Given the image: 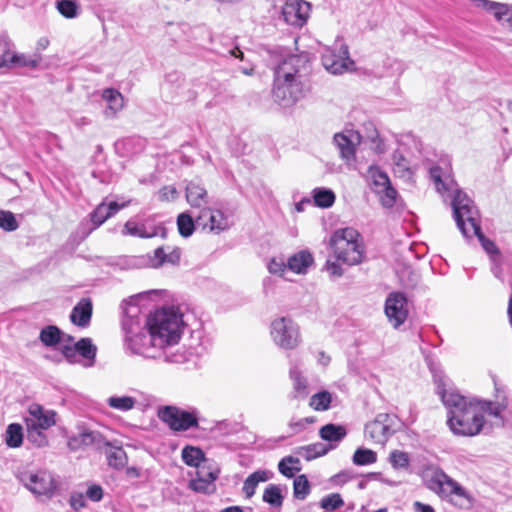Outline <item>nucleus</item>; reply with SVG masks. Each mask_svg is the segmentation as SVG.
<instances>
[{
	"instance_id": "f257e3e1",
	"label": "nucleus",
	"mask_w": 512,
	"mask_h": 512,
	"mask_svg": "<svg viewBox=\"0 0 512 512\" xmlns=\"http://www.w3.org/2000/svg\"><path fill=\"white\" fill-rule=\"evenodd\" d=\"M429 173L439 192L443 190L452 194L453 218L463 236L466 238L472 237L465 226L467 221L473 229V235L478 238L482 248L489 255L490 260L501 258V252L495 242L488 239L481 230L479 211L473 201L458 187V184L450 175H443L441 167L433 166L430 168Z\"/></svg>"
},
{
	"instance_id": "f03ea898",
	"label": "nucleus",
	"mask_w": 512,
	"mask_h": 512,
	"mask_svg": "<svg viewBox=\"0 0 512 512\" xmlns=\"http://www.w3.org/2000/svg\"><path fill=\"white\" fill-rule=\"evenodd\" d=\"M276 62L273 97L282 107H289L304 95L301 78L310 70L309 58L307 54L289 55L285 58L276 54Z\"/></svg>"
},
{
	"instance_id": "7ed1b4c3",
	"label": "nucleus",
	"mask_w": 512,
	"mask_h": 512,
	"mask_svg": "<svg viewBox=\"0 0 512 512\" xmlns=\"http://www.w3.org/2000/svg\"><path fill=\"white\" fill-rule=\"evenodd\" d=\"M155 293V290L145 291L123 302L122 329L125 334V346L133 354L145 358H157L165 349L152 346L151 331H147L143 323L144 318L141 317L140 302Z\"/></svg>"
},
{
	"instance_id": "20e7f679",
	"label": "nucleus",
	"mask_w": 512,
	"mask_h": 512,
	"mask_svg": "<svg viewBox=\"0 0 512 512\" xmlns=\"http://www.w3.org/2000/svg\"><path fill=\"white\" fill-rule=\"evenodd\" d=\"M441 399L448 410L447 424L454 434L475 436L481 432L485 420L477 399L447 390L441 393Z\"/></svg>"
},
{
	"instance_id": "39448f33",
	"label": "nucleus",
	"mask_w": 512,
	"mask_h": 512,
	"mask_svg": "<svg viewBox=\"0 0 512 512\" xmlns=\"http://www.w3.org/2000/svg\"><path fill=\"white\" fill-rule=\"evenodd\" d=\"M155 291V294H151L140 302L141 317L144 318L143 323L147 331H151L152 346L166 348L176 344L180 339L183 323L182 314L173 306L156 310L153 314L149 315L146 311H143L145 302L158 294V291Z\"/></svg>"
},
{
	"instance_id": "423d86ee",
	"label": "nucleus",
	"mask_w": 512,
	"mask_h": 512,
	"mask_svg": "<svg viewBox=\"0 0 512 512\" xmlns=\"http://www.w3.org/2000/svg\"><path fill=\"white\" fill-rule=\"evenodd\" d=\"M358 232L353 228L337 230L330 239L337 260L348 265H356L362 261L363 251L357 241Z\"/></svg>"
},
{
	"instance_id": "0eeeda50",
	"label": "nucleus",
	"mask_w": 512,
	"mask_h": 512,
	"mask_svg": "<svg viewBox=\"0 0 512 512\" xmlns=\"http://www.w3.org/2000/svg\"><path fill=\"white\" fill-rule=\"evenodd\" d=\"M19 482L32 494L52 498L58 483L54 474L48 470H19L16 474Z\"/></svg>"
},
{
	"instance_id": "6e6552de",
	"label": "nucleus",
	"mask_w": 512,
	"mask_h": 512,
	"mask_svg": "<svg viewBox=\"0 0 512 512\" xmlns=\"http://www.w3.org/2000/svg\"><path fill=\"white\" fill-rule=\"evenodd\" d=\"M157 416L174 432L199 428V411L193 407L186 410L174 405H166L158 409Z\"/></svg>"
},
{
	"instance_id": "1a4fd4ad",
	"label": "nucleus",
	"mask_w": 512,
	"mask_h": 512,
	"mask_svg": "<svg viewBox=\"0 0 512 512\" xmlns=\"http://www.w3.org/2000/svg\"><path fill=\"white\" fill-rule=\"evenodd\" d=\"M403 428L404 423L396 414L380 413L365 425V434L374 442L384 444Z\"/></svg>"
},
{
	"instance_id": "9d476101",
	"label": "nucleus",
	"mask_w": 512,
	"mask_h": 512,
	"mask_svg": "<svg viewBox=\"0 0 512 512\" xmlns=\"http://www.w3.org/2000/svg\"><path fill=\"white\" fill-rule=\"evenodd\" d=\"M430 482V488L438 494L442 496H454L456 498H461V501H453V498H451L450 501L455 506L459 508H470L473 505V498L465 488L444 472L440 471L435 473Z\"/></svg>"
},
{
	"instance_id": "9b49d317",
	"label": "nucleus",
	"mask_w": 512,
	"mask_h": 512,
	"mask_svg": "<svg viewBox=\"0 0 512 512\" xmlns=\"http://www.w3.org/2000/svg\"><path fill=\"white\" fill-rule=\"evenodd\" d=\"M271 336L282 349H295L301 342L298 325L289 317H280L271 323Z\"/></svg>"
},
{
	"instance_id": "f8f14e48",
	"label": "nucleus",
	"mask_w": 512,
	"mask_h": 512,
	"mask_svg": "<svg viewBox=\"0 0 512 512\" xmlns=\"http://www.w3.org/2000/svg\"><path fill=\"white\" fill-rule=\"evenodd\" d=\"M130 200L118 203L111 201L100 203L90 214L89 220L82 221L79 225V232L83 237H87L92 231L101 226L107 219L114 216L118 211L127 207Z\"/></svg>"
},
{
	"instance_id": "ddd939ff",
	"label": "nucleus",
	"mask_w": 512,
	"mask_h": 512,
	"mask_svg": "<svg viewBox=\"0 0 512 512\" xmlns=\"http://www.w3.org/2000/svg\"><path fill=\"white\" fill-rule=\"evenodd\" d=\"M196 224L210 233L220 234L228 230L234 221L232 215L220 209L203 207L196 217Z\"/></svg>"
},
{
	"instance_id": "4468645a",
	"label": "nucleus",
	"mask_w": 512,
	"mask_h": 512,
	"mask_svg": "<svg viewBox=\"0 0 512 512\" xmlns=\"http://www.w3.org/2000/svg\"><path fill=\"white\" fill-rule=\"evenodd\" d=\"M322 64L332 74H341L353 61L349 57L348 46L343 41H335L333 47H327L322 53Z\"/></svg>"
},
{
	"instance_id": "2eb2a0df",
	"label": "nucleus",
	"mask_w": 512,
	"mask_h": 512,
	"mask_svg": "<svg viewBox=\"0 0 512 512\" xmlns=\"http://www.w3.org/2000/svg\"><path fill=\"white\" fill-rule=\"evenodd\" d=\"M73 338L67 336V343L62 344L61 352L64 357L70 362H76V356L79 354L85 362V367H92L95 363L97 347L93 344L90 338H81L78 342L72 344Z\"/></svg>"
},
{
	"instance_id": "dca6fc26",
	"label": "nucleus",
	"mask_w": 512,
	"mask_h": 512,
	"mask_svg": "<svg viewBox=\"0 0 512 512\" xmlns=\"http://www.w3.org/2000/svg\"><path fill=\"white\" fill-rule=\"evenodd\" d=\"M283 20L292 26L302 27L309 15L310 3L303 0H278Z\"/></svg>"
},
{
	"instance_id": "f3484780",
	"label": "nucleus",
	"mask_w": 512,
	"mask_h": 512,
	"mask_svg": "<svg viewBox=\"0 0 512 512\" xmlns=\"http://www.w3.org/2000/svg\"><path fill=\"white\" fill-rule=\"evenodd\" d=\"M385 314L393 327L398 328L408 316V302L402 292H392L385 301Z\"/></svg>"
},
{
	"instance_id": "a211bd4d",
	"label": "nucleus",
	"mask_w": 512,
	"mask_h": 512,
	"mask_svg": "<svg viewBox=\"0 0 512 512\" xmlns=\"http://www.w3.org/2000/svg\"><path fill=\"white\" fill-rule=\"evenodd\" d=\"M196 469V477L191 480L190 487L196 492L212 493L215 490L214 482L218 478L219 469L208 460Z\"/></svg>"
},
{
	"instance_id": "6ab92c4d",
	"label": "nucleus",
	"mask_w": 512,
	"mask_h": 512,
	"mask_svg": "<svg viewBox=\"0 0 512 512\" xmlns=\"http://www.w3.org/2000/svg\"><path fill=\"white\" fill-rule=\"evenodd\" d=\"M26 428L47 430L56 424V413L53 410L45 409L37 403H32L24 417Z\"/></svg>"
},
{
	"instance_id": "aec40b11",
	"label": "nucleus",
	"mask_w": 512,
	"mask_h": 512,
	"mask_svg": "<svg viewBox=\"0 0 512 512\" xmlns=\"http://www.w3.org/2000/svg\"><path fill=\"white\" fill-rule=\"evenodd\" d=\"M474 7L493 14L495 20L512 32V4L491 0H469Z\"/></svg>"
},
{
	"instance_id": "412c9836",
	"label": "nucleus",
	"mask_w": 512,
	"mask_h": 512,
	"mask_svg": "<svg viewBox=\"0 0 512 512\" xmlns=\"http://www.w3.org/2000/svg\"><path fill=\"white\" fill-rule=\"evenodd\" d=\"M302 363L295 359L290 362L289 378L292 381L293 391L291 397L293 399H305L309 395L308 380L301 370Z\"/></svg>"
},
{
	"instance_id": "4be33fe9",
	"label": "nucleus",
	"mask_w": 512,
	"mask_h": 512,
	"mask_svg": "<svg viewBox=\"0 0 512 512\" xmlns=\"http://www.w3.org/2000/svg\"><path fill=\"white\" fill-rule=\"evenodd\" d=\"M102 99L106 102V108L104 110L106 118H114L124 107V98L116 89H104Z\"/></svg>"
},
{
	"instance_id": "5701e85b",
	"label": "nucleus",
	"mask_w": 512,
	"mask_h": 512,
	"mask_svg": "<svg viewBox=\"0 0 512 512\" xmlns=\"http://www.w3.org/2000/svg\"><path fill=\"white\" fill-rule=\"evenodd\" d=\"M92 301L89 298H82L72 309L70 320L79 327H86L92 316Z\"/></svg>"
},
{
	"instance_id": "b1692460",
	"label": "nucleus",
	"mask_w": 512,
	"mask_h": 512,
	"mask_svg": "<svg viewBox=\"0 0 512 512\" xmlns=\"http://www.w3.org/2000/svg\"><path fill=\"white\" fill-rule=\"evenodd\" d=\"M313 262L312 254L307 250H301L287 259V266L294 273L305 274Z\"/></svg>"
},
{
	"instance_id": "393cba45",
	"label": "nucleus",
	"mask_w": 512,
	"mask_h": 512,
	"mask_svg": "<svg viewBox=\"0 0 512 512\" xmlns=\"http://www.w3.org/2000/svg\"><path fill=\"white\" fill-rule=\"evenodd\" d=\"M353 137L359 141L360 134L355 133L351 134V137H348L345 134L338 133L334 136V143L339 149L341 157L347 161L354 160L355 158L356 149Z\"/></svg>"
},
{
	"instance_id": "a878e982",
	"label": "nucleus",
	"mask_w": 512,
	"mask_h": 512,
	"mask_svg": "<svg viewBox=\"0 0 512 512\" xmlns=\"http://www.w3.org/2000/svg\"><path fill=\"white\" fill-rule=\"evenodd\" d=\"M186 200L192 207L202 208L208 203V193L200 184L189 182L186 186Z\"/></svg>"
},
{
	"instance_id": "bb28decb",
	"label": "nucleus",
	"mask_w": 512,
	"mask_h": 512,
	"mask_svg": "<svg viewBox=\"0 0 512 512\" xmlns=\"http://www.w3.org/2000/svg\"><path fill=\"white\" fill-rule=\"evenodd\" d=\"M11 49V53L8 56L9 69L14 67H28L31 69H36L41 60L42 56L40 54L26 55L24 53H17Z\"/></svg>"
},
{
	"instance_id": "cd10ccee",
	"label": "nucleus",
	"mask_w": 512,
	"mask_h": 512,
	"mask_svg": "<svg viewBox=\"0 0 512 512\" xmlns=\"http://www.w3.org/2000/svg\"><path fill=\"white\" fill-rule=\"evenodd\" d=\"M181 251L176 247H158L154 250L152 266H160L164 263L176 264L180 261Z\"/></svg>"
},
{
	"instance_id": "c85d7f7f",
	"label": "nucleus",
	"mask_w": 512,
	"mask_h": 512,
	"mask_svg": "<svg viewBox=\"0 0 512 512\" xmlns=\"http://www.w3.org/2000/svg\"><path fill=\"white\" fill-rule=\"evenodd\" d=\"M336 448L334 444H323L321 442L298 447L296 453L303 456L307 461L326 455L331 449Z\"/></svg>"
},
{
	"instance_id": "c756f323",
	"label": "nucleus",
	"mask_w": 512,
	"mask_h": 512,
	"mask_svg": "<svg viewBox=\"0 0 512 512\" xmlns=\"http://www.w3.org/2000/svg\"><path fill=\"white\" fill-rule=\"evenodd\" d=\"M319 435L324 441L337 444L346 437L347 430L342 425L328 423L320 428Z\"/></svg>"
},
{
	"instance_id": "7c9ffc66",
	"label": "nucleus",
	"mask_w": 512,
	"mask_h": 512,
	"mask_svg": "<svg viewBox=\"0 0 512 512\" xmlns=\"http://www.w3.org/2000/svg\"><path fill=\"white\" fill-rule=\"evenodd\" d=\"M123 234L140 238H152L157 235V230L155 227H148L145 223L129 220L124 225Z\"/></svg>"
},
{
	"instance_id": "2f4dec72",
	"label": "nucleus",
	"mask_w": 512,
	"mask_h": 512,
	"mask_svg": "<svg viewBox=\"0 0 512 512\" xmlns=\"http://www.w3.org/2000/svg\"><path fill=\"white\" fill-rule=\"evenodd\" d=\"M183 462L191 467H198L207 461L201 448L192 445H186L181 452Z\"/></svg>"
},
{
	"instance_id": "473e14b6",
	"label": "nucleus",
	"mask_w": 512,
	"mask_h": 512,
	"mask_svg": "<svg viewBox=\"0 0 512 512\" xmlns=\"http://www.w3.org/2000/svg\"><path fill=\"white\" fill-rule=\"evenodd\" d=\"M262 499L271 507L279 510L284 500L281 487L275 484H269L263 491Z\"/></svg>"
},
{
	"instance_id": "72a5a7b5",
	"label": "nucleus",
	"mask_w": 512,
	"mask_h": 512,
	"mask_svg": "<svg viewBox=\"0 0 512 512\" xmlns=\"http://www.w3.org/2000/svg\"><path fill=\"white\" fill-rule=\"evenodd\" d=\"M23 428L18 423H11L7 426L4 436L6 445L10 448H18L23 443Z\"/></svg>"
},
{
	"instance_id": "f704fd0d",
	"label": "nucleus",
	"mask_w": 512,
	"mask_h": 512,
	"mask_svg": "<svg viewBox=\"0 0 512 512\" xmlns=\"http://www.w3.org/2000/svg\"><path fill=\"white\" fill-rule=\"evenodd\" d=\"M107 405L115 410L127 412L134 409L137 400L131 396H111L106 400Z\"/></svg>"
},
{
	"instance_id": "c9c22d12",
	"label": "nucleus",
	"mask_w": 512,
	"mask_h": 512,
	"mask_svg": "<svg viewBox=\"0 0 512 512\" xmlns=\"http://www.w3.org/2000/svg\"><path fill=\"white\" fill-rule=\"evenodd\" d=\"M62 333L56 326H47L40 332V340L45 346H54L56 344L66 343L62 339Z\"/></svg>"
},
{
	"instance_id": "e433bc0d",
	"label": "nucleus",
	"mask_w": 512,
	"mask_h": 512,
	"mask_svg": "<svg viewBox=\"0 0 512 512\" xmlns=\"http://www.w3.org/2000/svg\"><path fill=\"white\" fill-rule=\"evenodd\" d=\"M313 200L317 207L329 208L335 202V194L331 189L315 188L313 190Z\"/></svg>"
},
{
	"instance_id": "4c0bfd02",
	"label": "nucleus",
	"mask_w": 512,
	"mask_h": 512,
	"mask_svg": "<svg viewBox=\"0 0 512 512\" xmlns=\"http://www.w3.org/2000/svg\"><path fill=\"white\" fill-rule=\"evenodd\" d=\"M178 231L181 236L189 237L193 234L195 227H197L196 219L186 212L181 213L177 217Z\"/></svg>"
},
{
	"instance_id": "58836bf2",
	"label": "nucleus",
	"mask_w": 512,
	"mask_h": 512,
	"mask_svg": "<svg viewBox=\"0 0 512 512\" xmlns=\"http://www.w3.org/2000/svg\"><path fill=\"white\" fill-rule=\"evenodd\" d=\"M95 441V435L91 431H83L78 435L71 436L68 439V447L75 451L80 449L83 446H88L93 444Z\"/></svg>"
},
{
	"instance_id": "ea45409f",
	"label": "nucleus",
	"mask_w": 512,
	"mask_h": 512,
	"mask_svg": "<svg viewBox=\"0 0 512 512\" xmlns=\"http://www.w3.org/2000/svg\"><path fill=\"white\" fill-rule=\"evenodd\" d=\"M352 461L357 466L370 465L377 461V454L371 449L358 448L353 454Z\"/></svg>"
},
{
	"instance_id": "a19ab883",
	"label": "nucleus",
	"mask_w": 512,
	"mask_h": 512,
	"mask_svg": "<svg viewBox=\"0 0 512 512\" xmlns=\"http://www.w3.org/2000/svg\"><path fill=\"white\" fill-rule=\"evenodd\" d=\"M311 486L306 475L295 477L293 482V495L296 499L304 500L310 493Z\"/></svg>"
},
{
	"instance_id": "79ce46f5",
	"label": "nucleus",
	"mask_w": 512,
	"mask_h": 512,
	"mask_svg": "<svg viewBox=\"0 0 512 512\" xmlns=\"http://www.w3.org/2000/svg\"><path fill=\"white\" fill-rule=\"evenodd\" d=\"M331 401V394L328 391H321L310 398L309 405L316 411H325L330 408Z\"/></svg>"
},
{
	"instance_id": "37998d69",
	"label": "nucleus",
	"mask_w": 512,
	"mask_h": 512,
	"mask_svg": "<svg viewBox=\"0 0 512 512\" xmlns=\"http://www.w3.org/2000/svg\"><path fill=\"white\" fill-rule=\"evenodd\" d=\"M107 460L110 467L121 469L127 463V455L123 448L114 447L108 452Z\"/></svg>"
},
{
	"instance_id": "c03bdc74",
	"label": "nucleus",
	"mask_w": 512,
	"mask_h": 512,
	"mask_svg": "<svg viewBox=\"0 0 512 512\" xmlns=\"http://www.w3.org/2000/svg\"><path fill=\"white\" fill-rule=\"evenodd\" d=\"M56 8L62 16L68 19H73L78 15L79 6L76 0H58Z\"/></svg>"
},
{
	"instance_id": "a18cd8bd",
	"label": "nucleus",
	"mask_w": 512,
	"mask_h": 512,
	"mask_svg": "<svg viewBox=\"0 0 512 512\" xmlns=\"http://www.w3.org/2000/svg\"><path fill=\"white\" fill-rule=\"evenodd\" d=\"M288 463H299V458L294 456H286L278 463L279 472L287 478L294 477L296 472L301 471V466L290 467Z\"/></svg>"
},
{
	"instance_id": "49530a36",
	"label": "nucleus",
	"mask_w": 512,
	"mask_h": 512,
	"mask_svg": "<svg viewBox=\"0 0 512 512\" xmlns=\"http://www.w3.org/2000/svg\"><path fill=\"white\" fill-rule=\"evenodd\" d=\"M389 461L395 469H408L410 465L409 454L400 450H393L389 455Z\"/></svg>"
},
{
	"instance_id": "de8ad7c7",
	"label": "nucleus",
	"mask_w": 512,
	"mask_h": 512,
	"mask_svg": "<svg viewBox=\"0 0 512 512\" xmlns=\"http://www.w3.org/2000/svg\"><path fill=\"white\" fill-rule=\"evenodd\" d=\"M27 440L38 448H42L48 445V438L43 432L44 430L36 428H26Z\"/></svg>"
},
{
	"instance_id": "09e8293b",
	"label": "nucleus",
	"mask_w": 512,
	"mask_h": 512,
	"mask_svg": "<svg viewBox=\"0 0 512 512\" xmlns=\"http://www.w3.org/2000/svg\"><path fill=\"white\" fill-rule=\"evenodd\" d=\"M479 408L481 409V414L487 413L488 415L499 418L503 421L501 413L504 410V406L497 402L492 401H481L478 400Z\"/></svg>"
},
{
	"instance_id": "8fccbe9b",
	"label": "nucleus",
	"mask_w": 512,
	"mask_h": 512,
	"mask_svg": "<svg viewBox=\"0 0 512 512\" xmlns=\"http://www.w3.org/2000/svg\"><path fill=\"white\" fill-rule=\"evenodd\" d=\"M19 224L10 211L0 210V228L7 232H13L17 230Z\"/></svg>"
},
{
	"instance_id": "3c124183",
	"label": "nucleus",
	"mask_w": 512,
	"mask_h": 512,
	"mask_svg": "<svg viewBox=\"0 0 512 512\" xmlns=\"http://www.w3.org/2000/svg\"><path fill=\"white\" fill-rule=\"evenodd\" d=\"M343 504V499L338 493L330 494L322 498L320 501L321 508L328 511H334L343 506Z\"/></svg>"
},
{
	"instance_id": "603ef678",
	"label": "nucleus",
	"mask_w": 512,
	"mask_h": 512,
	"mask_svg": "<svg viewBox=\"0 0 512 512\" xmlns=\"http://www.w3.org/2000/svg\"><path fill=\"white\" fill-rule=\"evenodd\" d=\"M376 193H384L381 198L383 206L392 207L395 204L397 191L391 186V183L383 189H377Z\"/></svg>"
},
{
	"instance_id": "864d4df0",
	"label": "nucleus",
	"mask_w": 512,
	"mask_h": 512,
	"mask_svg": "<svg viewBox=\"0 0 512 512\" xmlns=\"http://www.w3.org/2000/svg\"><path fill=\"white\" fill-rule=\"evenodd\" d=\"M371 177L373 179L374 190L383 189L385 186L390 184L388 175L378 169L371 171Z\"/></svg>"
},
{
	"instance_id": "5fc2aeb1",
	"label": "nucleus",
	"mask_w": 512,
	"mask_h": 512,
	"mask_svg": "<svg viewBox=\"0 0 512 512\" xmlns=\"http://www.w3.org/2000/svg\"><path fill=\"white\" fill-rule=\"evenodd\" d=\"M3 46H4V51L0 55V69L1 68L9 69L8 56L11 53V49L14 48L15 45L9 37H4L3 38Z\"/></svg>"
},
{
	"instance_id": "6e6d98bb",
	"label": "nucleus",
	"mask_w": 512,
	"mask_h": 512,
	"mask_svg": "<svg viewBox=\"0 0 512 512\" xmlns=\"http://www.w3.org/2000/svg\"><path fill=\"white\" fill-rule=\"evenodd\" d=\"M268 270L271 274L282 276L288 269L287 263L283 259L272 258L268 263Z\"/></svg>"
},
{
	"instance_id": "4d7b16f0",
	"label": "nucleus",
	"mask_w": 512,
	"mask_h": 512,
	"mask_svg": "<svg viewBox=\"0 0 512 512\" xmlns=\"http://www.w3.org/2000/svg\"><path fill=\"white\" fill-rule=\"evenodd\" d=\"M178 191L174 186H164L158 192L161 201H172L176 199Z\"/></svg>"
},
{
	"instance_id": "13d9d810",
	"label": "nucleus",
	"mask_w": 512,
	"mask_h": 512,
	"mask_svg": "<svg viewBox=\"0 0 512 512\" xmlns=\"http://www.w3.org/2000/svg\"><path fill=\"white\" fill-rule=\"evenodd\" d=\"M165 360L167 362L182 364L188 361V357L185 351H181V349H177L176 352L167 354L165 353Z\"/></svg>"
},
{
	"instance_id": "bf43d9fd",
	"label": "nucleus",
	"mask_w": 512,
	"mask_h": 512,
	"mask_svg": "<svg viewBox=\"0 0 512 512\" xmlns=\"http://www.w3.org/2000/svg\"><path fill=\"white\" fill-rule=\"evenodd\" d=\"M243 491L247 497L254 495L256 491V472L251 473L244 482Z\"/></svg>"
},
{
	"instance_id": "052dcab7",
	"label": "nucleus",
	"mask_w": 512,
	"mask_h": 512,
	"mask_svg": "<svg viewBox=\"0 0 512 512\" xmlns=\"http://www.w3.org/2000/svg\"><path fill=\"white\" fill-rule=\"evenodd\" d=\"M352 478H353L352 471L344 470V471H341L340 473L334 475L331 478V480L336 485H343L346 482H348L349 480H351Z\"/></svg>"
},
{
	"instance_id": "680f3d73",
	"label": "nucleus",
	"mask_w": 512,
	"mask_h": 512,
	"mask_svg": "<svg viewBox=\"0 0 512 512\" xmlns=\"http://www.w3.org/2000/svg\"><path fill=\"white\" fill-rule=\"evenodd\" d=\"M70 505L74 510H80L85 507V497L82 493H73L70 497Z\"/></svg>"
},
{
	"instance_id": "e2e57ef3",
	"label": "nucleus",
	"mask_w": 512,
	"mask_h": 512,
	"mask_svg": "<svg viewBox=\"0 0 512 512\" xmlns=\"http://www.w3.org/2000/svg\"><path fill=\"white\" fill-rule=\"evenodd\" d=\"M86 495L90 500L98 502L103 497V490L99 485H92L87 489Z\"/></svg>"
},
{
	"instance_id": "0e129e2a",
	"label": "nucleus",
	"mask_w": 512,
	"mask_h": 512,
	"mask_svg": "<svg viewBox=\"0 0 512 512\" xmlns=\"http://www.w3.org/2000/svg\"><path fill=\"white\" fill-rule=\"evenodd\" d=\"M491 262H492L491 271H492L493 275L497 279L504 281V273H503V268H502V257L497 258V260L496 259L491 260Z\"/></svg>"
},
{
	"instance_id": "69168bd1",
	"label": "nucleus",
	"mask_w": 512,
	"mask_h": 512,
	"mask_svg": "<svg viewBox=\"0 0 512 512\" xmlns=\"http://www.w3.org/2000/svg\"><path fill=\"white\" fill-rule=\"evenodd\" d=\"M49 45H50V40L47 37H45V36L40 37L37 40V42H36L34 54H40L41 55V52L46 50Z\"/></svg>"
},
{
	"instance_id": "338daca9",
	"label": "nucleus",
	"mask_w": 512,
	"mask_h": 512,
	"mask_svg": "<svg viewBox=\"0 0 512 512\" xmlns=\"http://www.w3.org/2000/svg\"><path fill=\"white\" fill-rule=\"evenodd\" d=\"M413 511L414 512H435L434 508L431 505L424 504L420 501H415L413 503Z\"/></svg>"
},
{
	"instance_id": "774afa93",
	"label": "nucleus",
	"mask_w": 512,
	"mask_h": 512,
	"mask_svg": "<svg viewBox=\"0 0 512 512\" xmlns=\"http://www.w3.org/2000/svg\"><path fill=\"white\" fill-rule=\"evenodd\" d=\"M129 267L138 268L146 264V260L143 257H129L126 260Z\"/></svg>"
}]
</instances>
